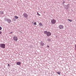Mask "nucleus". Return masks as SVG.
I'll list each match as a JSON object with an SVG mask.
<instances>
[{"instance_id":"nucleus-1","label":"nucleus","mask_w":76,"mask_h":76,"mask_svg":"<svg viewBox=\"0 0 76 76\" xmlns=\"http://www.w3.org/2000/svg\"><path fill=\"white\" fill-rule=\"evenodd\" d=\"M44 34H46L48 37H50L51 35V33L50 31H44Z\"/></svg>"},{"instance_id":"nucleus-2","label":"nucleus","mask_w":76,"mask_h":76,"mask_svg":"<svg viewBox=\"0 0 76 76\" xmlns=\"http://www.w3.org/2000/svg\"><path fill=\"white\" fill-rule=\"evenodd\" d=\"M5 46L6 45L4 44L1 43L0 44V47L2 48H5Z\"/></svg>"},{"instance_id":"nucleus-3","label":"nucleus","mask_w":76,"mask_h":76,"mask_svg":"<svg viewBox=\"0 0 76 76\" xmlns=\"http://www.w3.org/2000/svg\"><path fill=\"white\" fill-rule=\"evenodd\" d=\"M51 22L52 24H55L56 22V20L54 19H52L51 20Z\"/></svg>"},{"instance_id":"nucleus-4","label":"nucleus","mask_w":76,"mask_h":76,"mask_svg":"<svg viewBox=\"0 0 76 76\" xmlns=\"http://www.w3.org/2000/svg\"><path fill=\"white\" fill-rule=\"evenodd\" d=\"M58 28L59 29H61L64 28V26L62 25H60L59 26Z\"/></svg>"},{"instance_id":"nucleus-5","label":"nucleus","mask_w":76,"mask_h":76,"mask_svg":"<svg viewBox=\"0 0 76 76\" xmlns=\"http://www.w3.org/2000/svg\"><path fill=\"white\" fill-rule=\"evenodd\" d=\"M13 39L14 40V41H18V37H17L16 36H15V37H13Z\"/></svg>"},{"instance_id":"nucleus-6","label":"nucleus","mask_w":76,"mask_h":76,"mask_svg":"<svg viewBox=\"0 0 76 76\" xmlns=\"http://www.w3.org/2000/svg\"><path fill=\"white\" fill-rule=\"evenodd\" d=\"M23 15L24 16V17L25 18H28V14L25 13L23 14Z\"/></svg>"},{"instance_id":"nucleus-7","label":"nucleus","mask_w":76,"mask_h":76,"mask_svg":"<svg viewBox=\"0 0 76 76\" xmlns=\"http://www.w3.org/2000/svg\"><path fill=\"white\" fill-rule=\"evenodd\" d=\"M7 22H8L9 23H11V22H12V20L9 19H7Z\"/></svg>"},{"instance_id":"nucleus-8","label":"nucleus","mask_w":76,"mask_h":76,"mask_svg":"<svg viewBox=\"0 0 76 76\" xmlns=\"http://www.w3.org/2000/svg\"><path fill=\"white\" fill-rule=\"evenodd\" d=\"M44 43L41 42L40 43V46H44Z\"/></svg>"},{"instance_id":"nucleus-9","label":"nucleus","mask_w":76,"mask_h":76,"mask_svg":"<svg viewBox=\"0 0 76 76\" xmlns=\"http://www.w3.org/2000/svg\"><path fill=\"white\" fill-rule=\"evenodd\" d=\"M4 11H0V15H3L4 14Z\"/></svg>"},{"instance_id":"nucleus-10","label":"nucleus","mask_w":76,"mask_h":76,"mask_svg":"<svg viewBox=\"0 0 76 76\" xmlns=\"http://www.w3.org/2000/svg\"><path fill=\"white\" fill-rule=\"evenodd\" d=\"M21 64V63L20 62H17V65H20Z\"/></svg>"},{"instance_id":"nucleus-11","label":"nucleus","mask_w":76,"mask_h":76,"mask_svg":"<svg viewBox=\"0 0 76 76\" xmlns=\"http://www.w3.org/2000/svg\"><path fill=\"white\" fill-rule=\"evenodd\" d=\"M66 6L68 8V9H69V7H70V5H69V4H68L66 5Z\"/></svg>"},{"instance_id":"nucleus-12","label":"nucleus","mask_w":76,"mask_h":76,"mask_svg":"<svg viewBox=\"0 0 76 76\" xmlns=\"http://www.w3.org/2000/svg\"><path fill=\"white\" fill-rule=\"evenodd\" d=\"M14 17L15 18V19H18V18H19V17H18L16 16H15Z\"/></svg>"},{"instance_id":"nucleus-13","label":"nucleus","mask_w":76,"mask_h":76,"mask_svg":"<svg viewBox=\"0 0 76 76\" xmlns=\"http://www.w3.org/2000/svg\"><path fill=\"white\" fill-rule=\"evenodd\" d=\"M39 25L40 26H42V23H39Z\"/></svg>"},{"instance_id":"nucleus-14","label":"nucleus","mask_w":76,"mask_h":76,"mask_svg":"<svg viewBox=\"0 0 76 76\" xmlns=\"http://www.w3.org/2000/svg\"><path fill=\"white\" fill-rule=\"evenodd\" d=\"M68 20H69V22H72V20H70L69 19H68Z\"/></svg>"},{"instance_id":"nucleus-15","label":"nucleus","mask_w":76,"mask_h":76,"mask_svg":"<svg viewBox=\"0 0 76 76\" xmlns=\"http://www.w3.org/2000/svg\"><path fill=\"white\" fill-rule=\"evenodd\" d=\"M37 14L38 16H41V15L38 13V12H37Z\"/></svg>"},{"instance_id":"nucleus-16","label":"nucleus","mask_w":76,"mask_h":76,"mask_svg":"<svg viewBox=\"0 0 76 76\" xmlns=\"http://www.w3.org/2000/svg\"><path fill=\"white\" fill-rule=\"evenodd\" d=\"M56 73H57L58 74V75H60V72H56Z\"/></svg>"},{"instance_id":"nucleus-17","label":"nucleus","mask_w":76,"mask_h":76,"mask_svg":"<svg viewBox=\"0 0 76 76\" xmlns=\"http://www.w3.org/2000/svg\"><path fill=\"white\" fill-rule=\"evenodd\" d=\"M34 25H37V23H36V22H34Z\"/></svg>"},{"instance_id":"nucleus-18","label":"nucleus","mask_w":76,"mask_h":76,"mask_svg":"<svg viewBox=\"0 0 76 76\" xmlns=\"http://www.w3.org/2000/svg\"><path fill=\"white\" fill-rule=\"evenodd\" d=\"M1 29H2V28L1 27H0V30H1Z\"/></svg>"},{"instance_id":"nucleus-19","label":"nucleus","mask_w":76,"mask_h":76,"mask_svg":"<svg viewBox=\"0 0 76 76\" xmlns=\"http://www.w3.org/2000/svg\"><path fill=\"white\" fill-rule=\"evenodd\" d=\"M65 3V1H63V4H64V3Z\"/></svg>"},{"instance_id":"nucleus-20","label":"nucleus","mask_w":76,"mask_h":76,"mask_svg":"<svg viewBox=\"0 0 76 76\" xmlns=\"http://www.w3.org/2000/svg\"><path fill=\"white\" fill-rule=\"evenodd\" d=\"M0 34H1V32L0 31Z\"/></svg>"},{"instance_id":"nucleus-21","label":"nucleus","mask_w":76,"mask_h":76,"mask_svg":"<svg viewBox=\"0 0 76 76\" xmlns=\"http://www.w3.org/2000/svg\"><path fill=\"white\" fill-rule=\"evenodd\" d=\"M47 47H48V48H49V46L47 45Z\"/></svg>"},{"instance_id":"nucleus-22","label":"nucleus","mask_w":76,"mask_h":76,"mask_svg":"<svg viewBox=\"0 0 76 76\" xmlns=\"http://www.w3.org/2000/svg\"><path fill=\"white\" fill-rule=\"evenodd\" d=\"M8 66H10V64H8Z\"/></svg>"},{"instance_id":"nucleus-23","label":"nucleus","mask_w":76,"mask_h":76,"mask_svg":"<svg viewBox=\"0 0 76 76\" xmlns=\"http://www.w3.org/2000/svg\"><path fill=\"white\" fill-rule=\"evenodd\" d=\"M10 34H12V32H11Z\"/></svg>"}]
</instances>
